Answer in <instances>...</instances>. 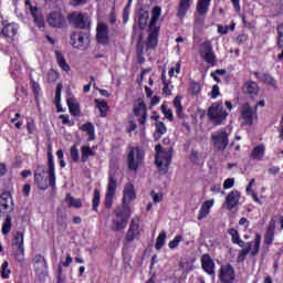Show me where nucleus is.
<instances>
[{"label":"nucleus","instance_id":"f257e3e1","mask_svg":"<svg viewBox=\"0 0 283 283\" xmlns=\"http://www.w3.org/2000/svg\"><path fill=\"white\" fill-rule=\"evenodd\" d=\"M132 218V208L130 207H117L113 211V218L111 223V231L118 233V231H125L127 224H129V219Z\"/></svg>","mask_w":283,"mask_h":283},{"label":"nucleus","instance_id":"f03ea898","mask_svg":"<svg viewBox=\"0 0 283 283\" xmlns=\"http://www.w3.org/2000/svg\"><path fill=\"white\" fill-rule=\"evenodd\" d=\"M174 158V148H163V145L155 146V165L160 174H167Z\"/></svg>","mask_w":283,"mask_h":283},{"label":"nucleus","instance_id":"7ed1b4c3","mask_svg":"<svg viewBox=\"0 0 283 283\" xmlns=\"http://www.w3.org/2000/svg\"><path fill=\"white\" fill-rule=\"evenodd\" d=\"M128 171H138L140 165H143L145 160V150L140 147L130 146L128 147V154L126 157Z\"/></svg>","mask_w":283,"mask_h":283},{"label":"nucleus","instance_id":"20e7f679","mask_svg":"<svg viewBox=\"0 0 283 283\" xmlns=\"http://www.w3.org/2000/svg\"><path fill=\"white\" fill-rule=\"evenodd\" d=\"M262 244V235L256 233L253 241L245 243V248L239 251L237 256V262H244L247 260V255L251 253L252 258H255L258 253H260V245Z\"/></svg>","mask_w":283,"mask_h":283},{"label":"nucleus","instance_id":"39448f33","mask_svg":"<svg viewBox=\"0 0 283 283\" xmlns=\"http://www.w3.org/2000/svg\"><path fill=\"white\" fill-rule=\"evenodd\" d=\"M227 116H229V113L224 111L222 102H214L208 108V118L211 120L212 125H222V123L227 120Z\"/></svg>","mask_w":283,"mask_h":283},{"label":"nucleus","instance_id":"423d86ee","mask_svg":"<svg viewBox=\"0 0 283 283\" xmlns=\"http://www.w3.org/2000/svg\"><path fill=\"white\" fill-rule=\"evenodd\" d=\"M118 184L116 181V174H109L108 176V184L106 188V193L104 198V207L105 209H112L114 207V196H116V189Z\"/></svg>","mask_w":283,"mask_h":283},{"label":"nucleus","instance_id":"0eeeda50","mask_svg":"<svg viewBox=\"0 0 283 283\" xmlns=\"http://www.w3.org/2000/svg\"><path fill=\"white\" fill-rule=\"evenodd\" d=\"M211 143L217 151H224L229 147V133H227V128H221L212 134Z\"/></svg>","mask_w":283,"mask_h":283},{"label":"nucleus","instance_id":"6e6552de","mask_svg":"<svg viewBox=\"0 0 283 283\" xmlns=\"http://www.w3.org/2000/svg\"><path fill=\"white\" fill-rule=\"evenodd\" d=\"M242 125L251 127L254 120H258V107L252 108L251 104L244 103L240 107Z\"/></svg>","mask_w":283,"mask_h":283},{"label":"nucleus","instance_id":"1a4fd4ad","mask_svg":"<svg viewBox=\"0 0 283 283\" xmlns=\"http://www.w3.org/2000/svg\"><path fill=\"white\" fill-rule=\"evenodd\" d=\"M218 279L220 283H235V268L231 263L221 265L218 271Z\"/></svg>","mask_w":283,"mask_h":283},{"label":"nucleus","instance_id":"9d476101","mask_svg":"<svg viewBox=\"0 0 283 283\" xmlns=\"http://www.w3.org/2000/svg\"><path fill=\"white\" fill-rule=\"evenodd\" d=\"M70 44L72 48L76 50H81V48H85V45H90V34L85 31H74L71 36Z\"/></svg>","mask_w":283,"mask_h":283},{"label":"nucleus","instance_id":"9b49d317","mask_svg":"<svg viewBox=\"0 0 283 283\" xmlns=\"http://www.w3.org/2000/svg\"><path fill=\"white\" fill-rule=\"evenodd\" d=\"M32 262L36 277H39V280L45 277V275H48V260H45V256L35 254Z\"/></svg>","mask_w":283,"mask_h":283},{"label":"nucleus","instance_id":"f8f14e48","mask_svg":"<svg viewBox=\"0 0 283 283\" xmlns=\"http://www.w3.org/2000/svg\"><path fill=\"white\" fill-rule=\"evenodd\" d=\"M48 158V181L51 189H56V168L54 166V155H52V146L49 147L46 153Z\"/></svg>","mask_w":283,"mask_h":283},{"label":"nucleus","instance_id":"ddd939ff","mask_svg":"<svg viewBox=\"0 0 283 283\" xmlns=\"http://www.w3.org/2000/svg\"><path fill=\"white\" fill-rule=\"evenodd\" d=\"M46 22L51 28H64L67 23V20L65 19V15L61 11H52L48 19Z\"/></svg>","mask_w":283,"mask_h":283},{"label":"nucleus","instance_id":"4468645a","mask_svg":"<svg viewBox=\"0 0 283 283\" xmlns=\"http://www.w3.org/2000/svg\"><path fill=\"white\" fill-rule=\"evenodd\" d=\"M134 200H136V188L134 184L127 182L123 190L122 207H129Z\"/></svg>","mask_w":283,"mask_h":283},{"label":"nucleus","instance_id":"2eb2a0df","mask_svg":"<svg viewBox=\"0 0 283 283\" xmlns=\"http://www.w3.org/2000/svg\"><path fill=\"white\" fill-rule=\"evenodd\" d=\"M138 235H140V220L133 218L125 237L126 243L132 244Z\"/></svg>","mask_w":283,"mask_h":283},{"label":"nucleus","instance_id":"dca6fc26","mask_svg":"<svg viewBox=\"0 0 283 283\" xmlns=\"http://www.w3.org/2000/svg\"><path fill=\"white\" fill-rule=\"evenodd\" d=\"M45 174V167L43 165L36 166L34 174H33V180L34 185L40 189V191H45L48 189V184L45 182V177L43 176Z\"/></svg>","mask_w":283,"mask_h":283},{"label":"nucleus","instance_id":"f3484780","mask_svg":"<svg viewBox=\"0 0 283 283\" xmlns=\"http://www.w3.org/2000/svg\"><path fill=\"white\" fill-rule=\"evenodd\" d=\"M2 36L9 41V43H13L14 36L19 34V24L11 22V23H3V28L1 29Z\"/></svg>","mask_w":283,"mask_h":283},{"label":"nucleus","instance_id":"a211bd4d","mask_svg":"<svg viewBox=\"0 0 283 283\" xmlns=\"http://www.w3.org/2000/svg\"><path fill=\"white\" fill-rule=\"evenodd\" d=\"M97 43L101 45H109V27L106 23H98L96 28Z\"/></svg>","mask_w":283,"mask_h":283},{"label":"nucleus","instance_id":"6ab92c4d","mask_svg":"<svg viewBox=\"0 0 283 283\" xmlns=\"http://www.w3.org/2000/svg\"><path fill=\"white\" fill-rule=\"evenodd\" d=\"M10 202H12L10 192H2L0 195V218H3V216H10V213H12V207H10Z\"/></svg>","mask_w":283,"mask_h":283},{"label":"nucleus","instance_id":"aec40b11","mask_svg":"<svg viewBox=\"0 0 283 283\" xmlns=\"http://www.w3.org/2000/svg\"><path fill=\"white\" fill-rule=\"evenodd\" d=\"M191 6H193V0H179L177 4V13L176 17L180 21L189 14V10H191Z\"/></svg>","mask_w":283,"mask_h":283},{"label":"nucleus","instance_id":"412c9836","mask_svg":"<svg viewBox=\"0 0 283 283\" xmlns=\"http://www.w3.org/2000/svg\"><path fill=\"white\" fill-rule=\"evenodd\" d=\"M201 268L207 275H216V262L209 253L202 254Z\"/></svg>","mask_w":283,"mask_h":283},{"label":"nucleus","instance_id":"4be33fe9","mask_svg":"<svg viewBox=\"0 0 283 283\" xmlns=\"http://www.w3.org/2000/svg\"><path fill=\"white\" fill-rule=\"evenodd\" d=\"M240 198H242V193L239 190H232L228 193L226 197L228 211H233V209L240 205Z\"/></svg>","mask_w":283,"mask_h":283},{"label":"nucleus","instance_id":"5701e85b","mask_svg":"<svg viewBox=\"0 0 283 283\" xmlns=\"http://www.w3.org/2000/svg\"><path fill=\"white\" fill-rule=\"evenodd\" d=\"M149 31L150 32L146 40V50H156V48H158V34H160V27H153Z\"/></svg>","mask_w":283,"mask_h":283},{"label":"nucleus","instance_id":"b1692460","mask_svg":"<svg viewBox=\"0 0 283 283\" xmlns=\"http://www.w3.org/2000/svg\"><path fill=\"white\" fill-rule=\"evenodd\" d=\"M70 21L73 23V25H75V28H78L80 30H85V28H87V18L82 12L71 13Z\"/></svg>","mask_w":283,"mask_h":283},{"label":"nucleus","instance_id":"393cba45","mask_svg":"<svg viewBox=\"0 0 283 283\" xmlns=\"http://www.w3.org/2000/svg\"><path fill=\"white\" fill-rule=\"evenodd\" d=\"M255 78L261 81V83H264V85H269V87H274V90H277V81L273 78V76L269 73H260L258 71L252 73Z\"/></svg>","mask_w":283,"mask_h":283},{"label":"nucleus","instance_id":"a878e982","mask_svg":"<svg viewBox=\"0 0 283 283\" xmlns=\"http://www.w3.org/2000/svg\"><path fill=\"white\" fill-rule=\"evenodd\" d=\"M13 247H15V258L19 260V255H24L25 248L23 245V232L18 231L13 237Z\"/></svg>","mask_w":283,"mask_h":283},{"label":"nucleus","instance_id":"bb28decb","mask_svg":"<svg viewBox=\"0 0 283 283\" xmlns=\"http://www.w3.org/2000/svg\"><path fill=\"white\" fill-rule=\"evenodd\" d=\"M242 92L247 96H250V98H255V96H258V93L260 92V86L256 82L249 81L243 84Z\"/></svg>","mask_w":283,"mask_h":283},{"label":"nucleus","instance_id":"cd10ccee","mask_svg":"<svg viewBox=\"0 0 283 283\" xmlns=\"http://www.w3.org/2000/svg\"><path fill=\"white\" fill-rule=\"evenodd\" d=\"M66 104H67L71 116H74L75 118L81 116V103H78V99H76V97L74 96L67 97Z\"/></svg>","mask_w":283,"mask_h":283},{"label":"nucleus","instance_id":"c85d7f7f","mask_svg":"<svg viewBox=\"0 0 283 283\" xmlns=\"http://www.w3.org/2000/svg\"><path fill=\"white\" fill-rule=\"evenodd\" d=\"M205 54L202 55L203 61L209 65H216V53H213V46L209 43L203 44Z\"/></svg>","mask_w":283,"mask_h":283},{"label":"nucleus","instance_id":"c756f323","mask_svg":"<svg viewBox=\"0 0 283 283\" xmlns=\"http://www.w3.org/2000/svg\"><path fill=\"white\" fill-rule=\"evenodd\" d=\"M227 232L231 237L232 244H237L240 249L247 247V242L240 238V232L235 228H230Z\"/></svg>","mask_w":283,"mask_h":283},{"label":"nucleus","instance_id":"7c9ffc66","mask_svg":"<svg viewBox=\"0 0 283 283\" xmlns=\"http://www.w3.org/2000/svg\"><path fill=\"white\" fill-rule=\"evenodd\" d=\"M172 105L176 109L177 118H179L180 120L187 118V114H185V107L182 106V96L177 95L174 98Z\"/></svg>","mask_w":283,"mask_h":283},{"label":"nucleus","instance_id":"2f4dec72","mask_svg":"<svg viewBox=\"0 0 283 283\" xmlns=\"http://www.w3.org/2000/svg\"><path fill=\"white\" fill-rule=\"evenodd\" d=\"M95 107L99 112L101 118H107V112H109V105L107 104V101L95 98L94 99Z\"/></svg>","mask_w":283,"mask_h":283},{"label":"nucleus","instance_id":"473e14b6","mask_svg":"<svg viewBox=\"0 0 283 283\" xmlns=\"http://www.w3.org/2000/svg\"><path fill=\"white\" fill-rule=\"evenodd\" d=\"M81 132H85L88 136V143L92 140H96V129L94 128V124L92 122H87L80 127Z\"/></svg>","mask_w":283,"mask_h":283},{"label":"nucleus","instance_id":"72a5a7b5","mask_svg":"<svg viewBox=\"0 0 283 283\" xmlns=\"http://www.w3.org/2000/svg\"><path fill=\"white\" fill-rule=\"evenodd\" d=\"M213 199L205 201L199 210L198 220H205V218L211 213V207H213Z\"/></svg>","mask_w":283,"mask_h":283},{"label":"nucleus","instance_id":"f704fd0d","mask_svg":"<svg viewBox=\"0 0 283 283\" xmlns=\"http://www.w3.org/2000/svg\"><path fill=\"white\" fill-rule=\"evenodd\" d=\"M277 36H276V44L281 53L277 55L279 61H283V22L277 25L276 28Z\"/></svg>","mask_w":283,"mask_h":283},{"label":"nucleus","instance_id":"c9c22d12","mask_svg":"<svg viewBox=\"0 0 283 283\" xmlns=\"http://www.w3.org/2000/svg\"><path fill=\"white\" fill-rule=\"evenodd\" d=\"M211 6V0H198L196 10L200 17H206L209 12V7Z\"/></svg>","mask_w":283,"mask_h":283},{"label":"nucleus","instance_id":"e433bc0d","mask_svg":"<svg viewBox=\"0 0 283 283\" xmlns=\"http://www.w3.org/2000/svg\"><path fill=\"white\" fill-rule=\"evenodd\" d=\"M155 127L156 129L153 138L156 143H158V140L163 138L164 134H167V126H165V123L163 122H156Z\"/></svg>","mask_w":283,"mask_h":283},{"label":"nucleus","instance_id":"4c0bfd02","mask_svg":"<svg viewBox=\"0 0 283 283\" xmlns=\"http://www.w3.org/2000/svg\"><path fill=\"white\" fill-rule=\"evenodd\" d=\"M55 59L59 67H61L63 72H70V64H67V61H65V56L61 51H55Z\"/></svg>","mask_w":283,"mask_h":283},{"label":"nucleus","instance_id":"58836bf2","mask_svg":"<svg viewBox=\"0 0 283 283\" xmlns=\"http://www.w3.org/2000/svg\"><path fill=\"white\" fill-rule=\"evenodd\" d=\"M81 154V161L87 163L90 160V157L96 156V150L90 146H82Z\"/></svg>","mask_w":283,"mask_h":283},{"label":"nucleus","instance_id":"ea45409f","mask_svg":"<svg viewBox=\"0 0 283 283\" xmlns=\"http://www.w3.org/2000/svg\"><path fill=\"white\" fill-rule=\"evenodd\" d=\"M264 151H266V148L264 145L260 144L251 151V158H253V160H262V158H264Z\"/></svg>","mask_w":283,"mask_h":283},{"label":"nucleus","instance_id":"a19ab883","mask_svg":"<svg viewBox=\"0 0 283 283\" xmlns=\"http://www.w3.org/2000/svg\"><path fill=\"white\" fill-rule=\"evenodd\" d=\"M137 19L139 30H145V28H147V19H149V12L140 9V11L137 14Z\"/></svg>","mask_w":283,"mask_h":283},{"label":"nucleus","instance_id":"79ce46f5","mask_svg":"<svg viewBox=\"0 0 283 283\" xmlns=\"http://www.w3.org/2000/svg\"><path fill=\"white\" fill-rule=\"evenodd\" d=\"M160 14H163V9L158 6L154 7L153 17L148 25L149 30H151V28H156V23H158V19H160Z\"/></svg>","mask_w":283,"mask_h":283},{"label":"nucleus","instance_id":"37998d69","mask_svg":"<svg viewBox=\"0 0 283 283\" xmlns=\"http://www.w3.org/2000/svg\"><path fill=\"white\" fill-rule=\"evenodd\" d=\"M10 231H12V217L10 214H7L2 223L1 233L2 235H8Z\"/></svg>","mask_w":283,"mask_h":283},{"label":"nucleus","instance_id":"c03bdc74","mask_svg":"<svg viewBox=\"0 0 283 283\" xmlns=\"http://www.w3.org/2000/svg\"><path fill=\"white\" fill-rule=\"evenodd\" d=\"M101 205V190L95 189L92 199V209L95 213H98V207Z\"/></svg>","mask_w":283,"mask_h":283},{"label":"nucleus","instance_id":"a18cd8bd","mask_svg":"<svg viewBox=\"0 0 283 283\" xmlns=\"http://www.w3.org/2000/svg\"><path fill=\"white\" fill-rule=\"evenodd\" d=\"M144 113H147V105L144 101H139L137 106H134L133 114L134 116L139 117Z\"/></svg>","mask_w":283,"mask_h":283},{"label":"nucleus","instance_id":"49530a36","mask_svg":"<svg viewBox=\"0 0 283 283\" xmlns=\"http://www.w3.org/2000/svg\"><path fill=\"white\" fill-rule=\"evenodd\" d=\"M65 200L69 202V207H74L75 209H81L83 207L81 199H74L70 193L66 195Z\"/></svg>","mask_w":283,"mask_h":283},{"label":"nucleus","instance_id":"de8ad7c7","mask_svg":"<svg viewBox=\"0 0 283 283\" xmlns=\"http://www.w3.org/2000/svg\"><path fill=\"white\" fill-rule=\"evenodd\" d=\"M165 240H167V233L160 232L159 235L157 237V240L155 243V249L157 251H160L163 249V247H165Z\"/></svg>","mask_w":283,"mask_h":283},{"label":"nucleus","instance_id":"09e8293b","mask_svg":"<svg viewBox=\"0 0 283 283\" xmlns=\"http://www.w3.org/2000/svg\"><path fill=\"white\" fill-rule=\"evenodd\" d=\"M8 266H10V263L8 261H4L1 265V277H2V280H9L10 279V273H12V271H10L8 269Z\"/></svg>","mask_w":283,"mask_h":283},{"label":"nucleus","instance_id":"8fccbe9b","mask_svg":"<svg viewBox=\"0 0 283 283\" xmlns=\"http://www.w3.org/2000/svg\"><path fill=\"white\" fill-rule=\"evenodd\" d=\"M70 156H71L72 163H78V160H81V154L78 153V148L76 147V145H73L71 147Z\"/></svg>","mask_w":283,"mask_h":283},{"label":"nucleus","instance_id":"3c124183","mask_svg":"<svg viewBox=\"0 0 283 283\" xmlns=\"http://www.w3.org/2000/svg\"><path fill=\"white\" fill-rule=\"evenodd\" d=\"M189 91L191 96H198V94H200V92L202 91V87L200 86V83L191 82Z\"/></svg>","mask_w":283,"mask_h":283},{"label":"nucleus","instance_id":"603ef678","mask_svg":"<svg viewBox=\"0 0 283 283\" xmlns=\"http://www.w3.org/2000/svg\"><path fill=\"white\" fill-rule=\"evenodd\" d=\"M27 130L28 134H36V122H34V118H29L27 120Z\"/></svg>","mask_w":283,"mask_h":283},{"label":"nucleus","instance_id":"864d4df0","mask_svg":"<svg viewBox=\"0 0 283 283\" xmlns=\"http://www.w3.org/2000/svg\"><path fill=\"white\" fill-rule=\"evenodd\" d=\"M274 240H275V233H273V232H265L264 239H263V244L265 247H271V244H273Z\"/></svg>","mask_w":283,"mask_h":283},{"label":"nucleus","instance_id":"5fc2aeb1","mask_svg":"<svg viewBox=\"0 0 283 283\" xmlns=\"http://www.w3.org/2000/svg\"><path fill=\"white\" fill-rule=\"evenodd\" d=\"M63 90V84L62 83H59L56 85V88H55V107H60L61 106V91Z\"/></svg>","mask_w":283,"mask_h":283},{"label":"nucleus","instance_id":"6e6d98bb","mask_svg":"<svg viewBox=\"0 0 283 283\" xmlns=\"http://www.w3.org/2000/svg\"><path fill=\"white\" fill-rule=\"evenodd\" d=\"M161 112L170 123H174V111L167 108L165 105H161Z\"/></svg>","mask_w":283,"mask_h":283},{"label":"nucleus","instance_id":"4d7b16f0","mask_svg":"<svg viewBox=\"0 0 283 283\" xmlns=\"http://www.w3.org/2000/svg\"><path fill=\"white\" fill-rule=\"evenodd\" d=\"M184 238L182 235L178 234L174 238L172 241L168 243L169 249H178L180 242H182Z\"/></svg>","mask_w":283,"mask_h":283},{"label":"nucleus","instance_id":"13d9d810","mask_svg":"<svg viewBox=\"0 0 283 283\" xmlns=\"http://www.w3.org/2000/svg\"><path fill=\"white\" fill-rule=\"evenodd\" d=\"M33 21L40 30H43V28H45V18H43V15L40 14L33 17Z\"/></svg>","mask_w":283,"mask_h":283},{"label":"nucleus","instance_id":"bf43d9fd","mask_svg":"<svg viewBox=\"0 0 283 283\" xmlns=\"http://www.w3.org/2000/svg\"><path fill=\"white\" fill-rule=\"evenodd\" d=\"M136 55H145V44L143 43V39H139L136 44Z\"/></svg>","mask_w":283,"mask_h":283},{"label":"nucleus","instance_id":"052dcab7","mask_svg":"<svg viewBox=\"0 0 283 283\" xmlns=\"http://www.w3.org/2000/svg\"><path fill=\"white\" fill-rule=\"evenodd\" d=\"M60 120H62V125H69V127H72L74 123L70 120V115L67 114H62L59 116Z\"/></svg>","mask_w":283,"mask_h":283},{"label":"nucleus","instance_id":"680f3d73","mask_svg":"<svg viewBox=\"0 0 283 283\" xmlns=\"http://www.w3.org/2000/svg\"><path fill=\"white\" fill-rule=\"evenodd\" d=\"M31 87L35 98H39V94L41 93V85H39L38 82H32Z\"/></svg>","mask_w":283,"mask_h":283},{"label":"nucleus","instance_id":"e2e57ef3","mask_svg":"<svg viewBox=\"0 0 283 283\" xmlns=\"http://www.w3.org/2000/svg\"><path fill=\"white\" fill-rule=\"evenodd\" d=\"M56 224L57 227H62L64 230L67 229V223L65 222V216H57Z\"/></svg>","mask_w":283,"mask_h":283},{"label":"nucleus","instance_id":"0e129e2a","mask_svg":"<svg viewBox=\"0 0 283 283\" xmlns=\"http://www.w3.org/2000/svg\"><path fill=\"white\" fill-rule=\"evenodd\" d=\"M233 185H235V179L234 178H228L223 182V189H231V188H233Z\"/></svg>","mask_w":283,"mask_h":283},{"label":"nucleus","instance_id":"69168bd1","mask_svg":"<svg viewBox=\"0 0 283 283\" xmlns=\"http://www.w3.org/2000/svg\"><path fill=\"white\" fill-rule=\"evenodd\" d=\"M220 96V86L218 84L212 86L211 98L216 99Z\"/></svg>","mask_w":283,"mask_h":283},{"label":"nucleus","instance_id":"338daca9","mask_svg":"<svg viewBox=\"0 0 283 283\" xmlns=\"http://www.w3.org/2000/svg\"><path fill=\"white\" fill-rule=\"evenodd\" d=\"M265 232L275 233V219L270 220Z\"/></svg>","mask_w":283,"mask_h":283},{"label":"nucleus","instance_id":"774afa93","mask_svg":"<svg viewBox=\"0 0 283 283\" xmlns=\"http://www.w3.org/2000/svg\"><path fill=\"white\" fill-rule=\"evenodd\" d=\"M150 196L154 200V202H163V195L156 193V191H151Z\"/></svg>","mask_w":283,"mask_h":283}]
</instances>
